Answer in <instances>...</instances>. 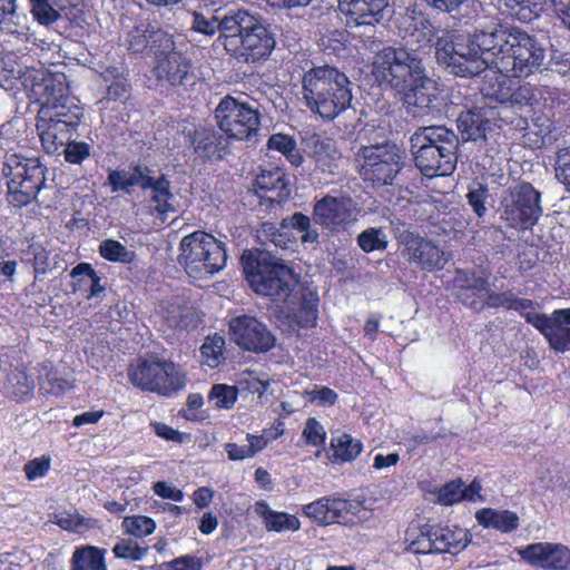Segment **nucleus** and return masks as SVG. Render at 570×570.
<instances>
[{
  "label": "nucleus",
  "instance_id": "nucleus-47",
  "mask_svg": "<svg viewBox=\"0 0 570 570\" xmlns=\"http://www.w3.org/2000/svg\"><path fill=\"white\" fill-rule=\"evenodd\" d=\"M387 244V235L382 228L368 227L357 236V245L365 253L384 250Z\"/></svg>",
  "mask_w": 570,
  "mask_h": 570
},
{
  "label": "nucleus",
  "instance_id": "nucleus-52",
  "mask_svg": "<svg viewBox=\"0 0 570 570\" xmlns=\"http://www.w3.org/2000/svg\"><path fill=\"white\" fill-rule=\"evenodd\" d=\"M112 552L117 558L138 561L145 558L148 552V548L141 547L130 539H120L114 546Z\"/></svg>",
  "mask_w": 570,
  "mask_h": 570
},
{
  "label": "nucleus",
  "instance_id": "nucleus-62",
  "mask_svg": "<svg viewBox=\"0 0 570 570\" xmlns=\"http://www.w3.org/2000/svg\"><path fill=\"white\" fill-rule=\"evenodd\" d=\"M466 197L475 214L481 217L487 210L484 202L488 197V188L482 184H476L469 190Z\"/></svg>",
  "mask_w": 570,
  "mask_h": 570
},
{
  "label": "nucleus",
  "instance_id": "nucleus-56",
  "mask_svg": "<svg viewBox=\"0 0 570 570\" xmlns=\"http://www.w3.org/2000/svg\"><path fill=\"white\" fill-rule=\"evenodd\" d=\"M552 129L553 122L548 116L540 115L532 119L531 130L538 137L537 144H551L554 140Z\"/></svg>",
  "mask_w": 570,
  "mask_h": 570
},
{
  "label": "nucleus",
  "instance_id": "nucleus-27",
  "mask_svg": "<svg viewBox=\"0 0 570 570\" xmlns=\"http://www.w3.org/2000/svg\"><path fill=\"white\" fill-rule=\"evenodd\" d=\"M481 489L476 481L468 487L461 480L451 481L439 490L438 502L443 505H452L463 500L476 502L482 500Z\"/></svg>",
  "mask_w": 570,
  "mask_h": 570
},
{
  "label": "nucleus",
  "instance_id": "nucleus-9",
  "mask_svg": "<svg viewBox=\"0 0 570 570\" xmlns=\"http://www.w3.org/2000/svg\"><path fill=\"white\" fill-rule=\"evenodd\" d=\"M3 174L8 178L11 202L18 206L29 204L45 185V167L37 158L9 155Z\"/></svg>",
  "mask_w": 570,
  "mask_h": 570
},
{
  "label": "nucleus",
  "instance_id": "nucleus-22",
  "mask_svg": "<svg viewBox=\"0 0 570 570\" xmlns=\"http://www.w3.org/2000/svg\"><path fill=\"white\" fill-rule=\"evenodd\" d=\"M416 168L426 177L448 176L456 166L458 150H435L430 147L411 148Z\"/></svg>",
  "mask_w": 570,
  "mask_h": 570
},
{
  "label": "nucleus",
  "instance_id": "nucleus-60",
  "mask_svg": "<svg viewBox=\"0 0 570 570\" xmlns=\"http://www.w3.org/2000/svg\"><path fill=\"white\" fill-rule=\"evenodd\" d=\"M71 382L66 377L59 376L57 372H49L41 382L43 391L56 395L63 393L71 389Z\"/></svg>",
  "mask_w": 570,
  "mask_h": 570
},
{
  "label": "nucleus",
  "instance_id": "nucleus-3",
  "mask_svg": "<svg viewBox=\"0 0 570 570\" xmlns=\"http://www.w3.org/2000/svg\"><path fill=\"white\" fill-rule=\"evenodd\" d=\"M493 37V29L475 31L466 42H459L455 31H445L438 37L435 56L439 63L445 66L451 73L459 77H474L487 71L495 75L494 57L495 47L482 43V38Z\"/></svg>",
  "mask_w": 570,
  "mask_h": 570
},
{
  "label": "nucleus",
  "instance_id": "nucleus-32",
  "mask_svg": "<svg viewBox=\"0 0 570 570\" xmlns=\"http://www.w3.org/2000/svg\"><path fill=\"white\" fill-rule=\"evenodd\" d=\"M146 189H150L149 209L153 213H158L163 220H165L168 213L175 212V197L169 191L168 180L163 177L158 179L150 177V183Z\"/></svg>",
  "mask_w": 570,
  "mask_h": 570
},
{
  "label": "nucleus",
  "instance_id": "nucleus-25",
  "mask_svg": "<svg viewBox=\"0 0 570 570\" xmlns=\"http://www.w3.org/2000/svg\"><path fill=\"white\" fill-rule=\"evenodd\" d=\"M411 148L430 147L435 150H458L459 138L456 134L442 125L420 127L411 136Z\"/></svg>",
  "mask_w": 570,
  "mask_h": 570
},
{
  "label": "nucleus",
  "instance_id": "nucleus-5",
  "mask_svg": "<svg viewBox=\"0 0 570 570\" xmlns=\"http://www.w3.org/2000/svg\"><path fill=\"white\" fill-rule=\"evenodd\" d=\"M225 50L244 63L266 59L275 47V39L265 21L245 10L233 12L224 23Z\"/></svg>",
  "mask_w": 570,
  "mask_h": 570
},
{
  "label": "nucleus",
  "instance_id": "nucleus-46",
  "mask_svg": "<svg viewBox=\"0 0 570 570\" xmlns=\"http://www.w3.org/2000/svg\"><path fill=\"white\" fill-rule=\"evenodd\" d=\"M235 383L237 384V390L257 393L259 397L266 392L268 386V380L265 373L249 370L238 373Z\"/></svg>",
  "mask_w": 570,
  "mask_h": 570
},
{
  "label": "nucleus",
  "instance_id": "nucleus-40",
  "mask_svg": "<svg viewBox=\"0 0 570 570\" xmlns=\"http://www.w3.org/2000/svg\"><path fill=\"white\" fill-rule=\"evenodd\" d=\"M163 317L168 326L175 330H188L195 325L191 308L181 305L178 299L165 307Z\"/></svg>",
  "mask_w": 570,
  "mask_h": 570
},
{
  "label": "nucleus",
  "instance_id": "nucleus-15",
  "mask_svg": "<svg viewBox=\"0 0 570 570\" xmlns=\"http://www.w3.org/2000/svg\"><path fill=\"white\" fill-rule=\"evenodd\" d=\"M360 174L374 186L389 185L401 170L402 153L395 145L366 146L362 149Z\"/></svg>",
  "mask_w": 570,
  "mask_h": 570
},
{
  "label": "nucleus",
  "instance_id": "nucleus-43",
  "mask_svg": "<svg viewBox=\"0 0 570 570\" xmlns=\"http://www.w3.org/2000/svg\"><path fill=\"white\" fill-rule=\"evenodd\" d=\"M224 348L225 340L223 336L217 334L208 336L200 347L203 364L209 368L218 367L225 360Z\"/></svg>",
  "mask_w": 570,
  "mask_h": 570
},
{
  "label": "nucleus",
  "instance_id": "nucleus-23",
  "mask_svg": "<svg viewBox=\"0 0 570 570\" xmlns=\"http://www.w3.org/2000/svg\"><path fill=\"white\" fill-rule=\"evenodd\" d=\"M404 244L407 261L423 269H441L448 262L444 252L431 240L411 234L405 236Z\"/></svg>",
  "mask_w": 570,
  "mask_h": 570
},
{
  "label": "nucleus",
  "instance_id": "nucleus-38",
  "mask_svg": "<svg viewBox=\"0 0 570 570\" xmlns=\"http://www.w3.org/2000/svg\"><path fill=\"white\" fill-rule=\"evenodd\" d=\"M331 448L333 462L340 464L354 461L363 450L361 441L346 433L333 436Z\"/></svg>",
  "mask_w": 570,
  "mask_h": 570
},
{
  "label": "nucleus",
  "instance_id": "nucleus-20",
  "mask_svg": "<svg viewBox=\"0 0 570 570\" xmlns=\"http://www.w3.org/2000/svg\"><path fill=\"white\" fill-rule=\"evenodd\" d=\"M350 200L342 197L325 196L317 200L313 207V217L316 224L331 232L344 228L353 220Z\"/></svg>",
  "mask_w": 570,
  "mask_h": 570
},
{
  "label": "nucleus",
  "instance_id": "nucleus-54",
  "mask_svg": "<svg viewBox=\"0 0 570 570\" xmlns=\"http://www.w3.org/2000/svg\"><path fill=\"white\" fill-rule=\"evenodd\" d=\"M304 397L318 406H332L336 403L338 395L327 386H317L304 391Z\"/></svg>",
  "mask_w": 570,
  "mask_h": 570
},
{
  "label": "nucleus",
  "instance_id": "nucleus-14",
  "mask_svg": "<svg viewBox=\"0 0 570 570\" xmlns=\"http://www.w3.org/2000/svg\"><path fill=\"white\" fill-rule=\"evenodd\" d=\"M501 206V217L514 228L532 227L542 214L540 193L528 183L511 187Z\"/></svg>",
  "mask_w": 570,
  "mask_h": 570
},
{
  "label": "nucleus",
  "instance_id": "nucleus-50",
  "mask_svg": "<svg viewBox=\"0 0 570 570\" xmlns=\"http://www.w3.org/2000/svg\"><path fill=\"white\" fill-rule=\"evenodd\" d=\"M509 309L520 313L525 321L535 328L541 325L543 318L547 316L538 312V304L535 302L528 298H520L515 295L513 296Z\"/></svg>",
  "mask_w": 570,
  "mask_h": 570
},
{
  "label": "nucleus",
  "instance_id": "nucleus-2",
  "mask_svg": "<svg viewBox=\"0 0 570 570\" xmlns=\"http://www.w3.org/2000/svg\"><path fill=\"white\" fill-rule=\"evenodd\" d=\"M482 40L483 45L495 47L494 69L502 77L525 78L540 71L544 65L546 49L521 29L497 26L493 37Z\"/></svg>",
  "mask_w": 570,
  "mask_h": 570
},
{
  "label": "nucleus",
  "instance_id": "nucleus-45",
  "mask_svg": "<svg viewBox=\"0 0 570 570\" xmlns=\"http://www.w3.org/2000/svg\"><path fill=\"white\" fill-rule=\"evenodd\" d=\"M100 255L110 262L131 264L136 259L134 250L128 249L120 242L115 239L102 240L99 245Z\"/></svg>",
  "mask_w": 570,
  "mask_h": 570
},
{
  "label": "nucleus",
  "instance_id": "nucleus-51",
  "mask_svg": "<svg viewBox=\"0 0 570 570\" xmlns=\"http://www.w3.org/2000/svg\"><path fill=\"white\" fill-rule=\"evenodd\" d=\"M161 31L150 24H140L134 28L128 35L127 43L128 49L134 52H140L147 46L151 49V32Z\"/></svg>",
  "mask_w": 570,
  "mask_h": 570
},
{
  "label": "nucleus",
  "instance_id": "nucleus-28",
  "mask_svg": "<svg viewBox=\"0 0 570 570\" xmlns=\"http://www.w3.org/2000/svg\"><path fill=\"white\" fill-rule=\"evenodd\" d=\"M255 512L263 519V523L267 531H298L301 528L299 520L286 512H279L271 509L265 501H258L254 507Z\"/></svg>",
  "mask_w": 570,
  "mask_h": 570
},
{
  "label": "nucleus",
  "instance_id": "nucleus-63",
  "mask_svg": "<svg viewBox=\"0 0 570 570\" xmlns=\"http://www.w3.org/2000/svg\"><path fill=\"white\" fill-rule=\"evenodd\" d=\"M508 9L513 10L520 19H530V13L541 2V0H499Z\"/></svg>",
  "mask_w": 570,
  "mask_h": 570
},
{
  "label": "nucleus",
  "instance_id": "nucleus-33",
  "mask_svg": "<svg viewBox=\"0 0 570 570\" xmlns=\"http://www.w3.org/2000/svg\"><path fill=\"white\" fill-rule=\"evenodd\" d=\"M149 183L150 176H148L147 169L140 167H136L132 171L111 170L108 175V184L112 193L122 190L129 194L134 186L146 189Z\"/></svg>",
  "mask_w": 570,
  "mask_h": 570
},
{
  "label": "nucleus",
  "instance_id": "nucleus-29",
  "mask_svg": "<svg viewBox=\"0 0 570 570\" xmlns=\"http://www.w3.org/2000/svg\"><path fill=\"white\" fill-rule=\"evenodd\" d=\"M553 313L547 315L537 328L548 341L549 346L558 353L570 351V326H567Z\"/></svg>",
  "mask_w": 570,
  "mask_h": 570
},
{
  "label": "nucleus",
  "instance_id": "nucleus-35",
  "mask_svg": "<svg viewBox=\"0 0 570 570\" xmlns=\"http://www.w3.org/2000/svg\"><path fill=\"white\" fill-rule=\"evenodd\" d=\"M70 563V570H107L105 550L92 546L77 548Z\"/></svg>",
  "mask_w": 570,
  "mask_h": 570
},
{
  "label": "nucleus",
  "instance_id": "nucleus-24",
  "mask_svg": "<svg viewBox=\"0 0 570 570\" xmlns=\"http://www.w3.org/2000/svg\"><path fill=\"white\" fill-rule=\"evenodd\" d=\"M31 94L41 105L40 115H48V109L55 111H65V100L68 89L63 82V77H53L51 75L42 77L40 81H35L31 86Z\"/></svg>",
  "mask_w": 570,
  "mask_h": 570
},
{
  "label": "nucleus",
  "instance_id": "nucleus-42",
  "mask_svg": "<svg viewBox=\"0 0 570 570\" xmlns=\"http://www.w3.org/2000/svg\"><path fill=\"white\" fill-rule=\"evenodd\" d=\"M282 229H297L302 232L301 242L316 246L320 234L317 229L311 228V218L302 213H295L291 217H286L281 223Z\"/></svg>",
  "mask_w": 570,
  "mask_h": 570
},
{
  "label": "nucleus",
  "instance_id": "nucleus-10",
  "mask_svg": "<svg viewBox=\"0 0 570 570\" xmlns=\"http://www.w3.org/2000/svg\"><path fill=\"white\" fill-rule=\"evenodd\" d=\"M219 129L229 138L247 140L255 136L261 125L258 99L253 102L227 96L215 109Z\"/></svg>",
  "mask_w": 570,
  "mask_h": 570
},
{
  "label": "nucleus",
  "instance_id": "nucleus-21",
  "mask_svg": "<svg viewBox=\"0 0 570 570\" xmlns=\"http://www.w3.org/2000/svg\"><path fill=\"white\" fill-rule=\"evenodd\" d=\"M514 294L512 292L493 293L489 289L485 278H473L471 283L460 292V299L469 307L480 311L484 307L510 308Z\"/></svg>",
  "mask_w": 570,
  "mask_h": 570
},
{
  "label": "nucleus",
  "instance_id": "nucleus-49",
  "mask_svg": "<svg viewBox=\"0 0 570 570\" xmlns=\"http://www.w3.org/2000/svg\"><path fill=\"white\" fill-rule=\"evenodd\" d=\"M122 528L135 538H144L155 531L156 522L146 515H130L122 520Z\"/></svg>",
  "mask_w": 570,
  "mask_h": 570
},
{
  "label": "nucleus",
  "instance_id": "nucleus-61",
  "mask_svg": "<svg viewBox=\"0 0 570 570\" xmlns=\"http://www.w3.org/2000/svg\"><path fill=\"white\" fill-rule=\"evenodd\" d=\"M50 469V458L41 456L29 461L23 471L28 480L32 481L45 476Z\"/></svg>",
  "mask_w": 570,
  "mask_h": 570
},
{
  "label": "nucleus",
  "instance_id": "nucleus-8",
  "mask_svg": "<svg viewBox=\"0 0 570 570\" xmlns=\"http://www.w3.org/2000/svg\"><path fill=\"white\" fill-rule=\"evenodd\" d=\"M151 37V52L156 63L154 72L158 81L173 87L185 86L195 80L190 61L177 51L170 35L166 31H154Z\"/></svg>",
  "mask_w": 570,
  "mask_h": 570
},
{
  "label": "nucleus",
  "instance_id": "nucleus-39",
  "mask_svg": "<svg viewBox=\"0 0 570 570\" xmlns=\"http://www.w3.org/2000/svg\"><path fill=\"white\" fill-rule=\"evenodd\" d=\"M287 186L286 176L283 169L278 167H272L269 169H263L255 179V187L262 191H272L277 196H283Z\"/></svg>",
  "mask_w": 570,
  "mask_h": 570
},
{
  "label": "nucleus",
  "instance_id": "nucleus-53",
  "mask_svg": "<svg viewBox=\"0 0 570 570\" xmlns=\"http://www.w3.org/2000/svg\"><path fill=\"white\" fill-rule=\"evenodd\" d=\"M12 394L20 401L27 400L33 392V380L24 372L17 371L9 377Z\"/></svg>",
  "mask_w": 570,
  "mask_h": 570
},
{
  "label": "nucleus",
  "instance_id": "nucleus-6",
  "mask_svg": "<svg viewBox=\"0 0 570 570\" xmlns=\"http://www.w3.org/2000/svg\"><path fill=\"white\" fill-rule=\"evenodd\" d=\"M243 269L250 287L275 302H294L298 278L293 269L268 252L247 250L242 255Z\"/></svg>",
  "mask_w": 570,
  "mask_h": 570
},
{
  "label": "nucleus",
  "instance_id": "nucleus-12",
  "mask_svg": "<svg viewBox=\"0 0 570 570\" xmlns=\"http://www.w3.org/2000/svg\"><path fill=\"white\" fill-rule=\"evenodd\" d=\"M468 542V533L463 529L425 527L406 532L405 549L415 554H455L463 550Z\"/></svg>",
  "mask_w": 570,
  "mask_h": 570
},
{
  "label": "nucleus",
  "instance_id": "nucleus-7",
  "mask_svg": "<svg viewBox=\"0 0 570 570\" xmlns=\"http://www.w3.org/2000/svg\"><path fill=\"white\" fill-rule=\"evenodd\" d=\"M227 254L223 242L205 232H194L180 242L179 264L195 279L212 276L226 266Z\"/></svg>",
  "mask_w": 570,
  "mask_h": 570
},
{
  "label": "nucleus",
  "instance_id": "nucleus-41",
  "mask_svg": "<svg viewBox=\"0 0 570 570\" xmlns=\"http://www.w3.org/2000/svg\"><path fill=\"white\" fill-rule=\"evenodd\" d=\"M434 36L435 28L433 24L425 17L419 16L412 19L406 36V43L415 46L416 49H422L431 42Z\"/></svg>",
  "mask_w": 570,
  "mask_h": 570
},
{
  "label": "nucleus",
  "instance_id": "nucleus-31",
  "mask_svg": "<svg viewBox=\"0 0 570 570\" xmlns=\"http://www.w3.org/2000/svg\"><path fill=\"white\" fill-rule=\"evenodd\" d=\"M479 524L488 529H495L503 533L514 531L519 527V517L509 510H495L491 508L479 510L475 513Z\"/></svg>",
  "mask_w": 570,
  "mask_h": 570
},
{
  "label": "nucleus",
  "instance_id": "nucleus-13",
  "mask_svg": "<svg viewBox=\"0 0 570 570\" xmlns=\"http://www.w3.org/2000/svg\"><path fill=\"white\" fill-rule=\"evenodd\" d=\"M303 514L318 524H356L368 519L371 511L362 502L336 497H323L302 509Z\"/></svg>",
  "mask_w": 570,
  "mask_h": 570
},
{
  "label": "nucleus",
  "instance_id": "nucleus-37",
  "mask_svg": "<svg viewBox=\"0 0 570 570\" xmlns=\"http://www.w3.org/2000/svg\"><path fill=\"white\" fill-rule=\"evenodd\" d=\"M195 153L206 159H218L222 157V137L212 129H199L193 138Z\"/></svg>",
  "mask_w": 570,
  "mask_h": 570
},
{
  "label": "nucleus",
  "instance_id": "nucleus-44",
  "mask_svg": "<svg viewBox=\"0 0 570 570\" xmlns=\"http://www.w3.org/2000/svg\"><path fill=\"white\" fill-rule=\"evenodd\" d=\"M267 146L272 150H277L286 156L293 166H299L303 163V157L296 147L295 140L283 134H275L268 139Z\"/></svg>",
  "mask_w": 570,
  "mask_h": 570
},
{
  "label": "nucleus",
  "instance_id": "nucleus-64",
  "mask_svg": "<svg viewBox=\"0 0 570 570\" xmlns=\"http://www.w3.org/2000/svg\"><path fill=\"white\" fill-rule=\"evenodd\" d=\"M556 164L558 179L564 185H570V146L559 150Z\"/></svg>",
  "mask_w": 570,
  "mask_h": 570
},
{
  "label": "nucleus",
  "instance_id": "nucleus-1",
  "mask_svg": "<svg viewBox=\"0 0 570 570\" xmlns=\"http://www.w3.org/2000/svg\"><path fill=\"white\" fill-rule=\"evenodd\" d=\"M404 48L382 49L373 61L375 77L403 96L409 107L432 111L442 104L440 83L428 77L422 60Z\"/></svg>",
  "mask_w": 570,
  "mask_h": 570
},
{
  "label": "nucleus",
  "instance_id": "nucleus-17",
  "mask_svg": "<svg viewBox=\"0 0 570 570\" xmlns=\"http://www.w3.org/2000/svg\"><path fill=\"white\" fill-rule=\"evenodd\" d=\"M515 551L522 560L534 568L546 570L570 569V548L562 543L537 542Z\"/></svg>",
  "mask_w": 570,
  "mask_h": 570
},
{
  "label": "nucleus",
  "instance_id": "nucleus-34",
  "mask_svg": "<svg viewBox=\"0 0 570 570\" xmlns=\"http://www.w3.org/2000/svg\"><path fill=\"white\" fill-rule=\"evenodd\" d=\"M488 124L480 109L464 111L458 118V128L465 140L484 139Z\"/></svg>",
  "mask_w": 570,
  "mask_h": 570
},
{
  "label": "nucleus",
  "instance_id": "nucleus-55",
  "mask_svg": "<svg viewBox=\"0 0 570 570\" xmlns=\"http://www.w3.org/2000/svg\"><path fill=\"white\" fill-rule=\"evenodd\" d=\"M31 6L35 19L41 24L49 26L59 18L58 11L51 7L48 0H31Z\"/></svg>",
  "mask_w": 570,
  "mask_h": 570
},
{
  "label": "nucleus",
  "instance_id": "nucleus-30",
  "mask_svg": "<svg viewBox=\"0 0 570 570\" xmlns=\"http://www.w3.org/2000/svg\"><path fill=\"white\" fill-rule=\"evenodd\" d=\"M232 13L220 14L218 11L209 9L198 10L193 13L191 28L206 36H213L219 32L218 41L225 48L224 23L229 19Z\"/></svg>",
  "mask_w": 570,
  "mask_h": 570
},
{
  "label": "nucleus",
  "instance_id": "nucleus-11",
  "mask_svg": "<svg viewBox=\"0 0 570 570\" xmlns=\"http://www.w3.org/2000/svg\"><path fill=\"white\" fill-rule=\"evenodd\" d=\"M129 381L138 389L169 395L185 385L184 375L169 361H141L128 368Z\"/></svg>",
  "mask_w": 570,
  "mask_h": 570
},
{
  "label": "nucleus",
  "instance_id": "nucleus-58",
  "mask_svg": "<svg viewBox=\"0 0 570 570\" xmlns=\"http://www.w3.org/2000/svg\"><path fill=\"white\" fill-rule=\"evenodd\" d=\"M66 161L70 164H81L90 155V146L83 141L68 140L63 146Z\"/></svg>",
  "mask_w": 570,
  "mask_h": 570
},
{
  "label": "nucleus",
  "instance_id": "nucleus-36",
  "mask_svg": "<svg viewBox=\"0 0 570 570\" xmlns=\"http://www.w3.org/2000/svg\"><path fill=\"white\" fill-rule=\"evenodd\" d=\"M309 155L314 158L322 170H331L332 164L340 158L335 142L330 138L313 136L307 141Z\"/></svg>",
  "mask_w": 570,
  "mask_h": 570
},
{
  "label": "nucleus",
  "instance_id": "nucleus-26",
  "mask_svg": "<svg viewBox=\"0 0 570 570\" xmlns=\"http://www.w3.org/2000/svg\"><path fill=\"white\" fill-rule=\"evenodd\" d=\"M296 297H292L294 302H284L288 312V316L293 317L301 326H313L317 318V298L311 292H305L298 285L295 289Z\"/></svg>",
  "mask_w": 570,
  "mask_h": 570
},
{
  "label": "nucleus",
  "instance_id": "nucleus-16",
  "mask_svg": "<svg viewBox=\"0 0 570 570\" xmlns=\"http://www.w3.org/2000/svg\"><path fill=\"white\" fill-rule=\"evenodd\" d=\"M233 341L244 350L263 353L275 344L274 335L256 317L240 315L229 321Z\"/></svg>",
  "mask_w": 570,
  "mask_h": 570
},
{
  "label": "nucleus",
  "instance_id": "nucleus-4",
  "mask_svg": "<svg viewBox=\"0 0 570 570\" xmlns=\"http://www.w3.org/2000/svg\"><path fill=\"white\" fill-rule=\"evenodd\" d=\"M302 95L313 114L333 120L351 105V82L344 72L325 65L305 72Z\"/></svg>",
  "mask_w": 570,
  "mask_h": 570
},
{
  "label": "nucleus",
  "instance_id": "nucleus-19",
  "mask_svg": "<svg viewBox=\"0 0 570 570\" xmlns=\"http://www.w3.org/2000/svg\"><path fill=\"white\" fill-rule=\"evenodd\" d=\"M386 6L387 0H338V8L346 17V26L351 30L364 27L365 35L373 32L374 24ZM351 32L360 36L356 31Z\"/></svg>",
  "mask_w": 570,
  "mask_h": 570
},
{
  "label": "nucleus",
  "instance_id": "nucleus-57",
  "mask_svg": "<svg viewBox=\"0 0 570 570\" xmlns=\"http://www.w3.org/2000/svg\"><path fill=\"white\" fill-rule=\"evenodd\" d=\"M541 91L529 83L520 86L512 95L511 102L521 107H533L538 104Z\"/></svg>",
  "mask_w": 570,
  "mask_h": 570
},
{
  "label": "nucleus",
  "instance_id": "nucleus-48",
  "mask_svg": "<svg viewBox=\"0 0 570 570\" xmlns=\"http://www.w3.org/2000/svg\"><path fill=\"white\" fill-rule=\"evenodd\" d=\"M237 386L227 384H215L212 386L208 401L216 409L229 410L237 401Z\"/></svg>",
  "mask_w": 570,
  "mask_h": 570
},
{
  "label": "nucleus",
  "instance_id": "nucleus-18",
  "mask_svg": "<svg viewBox=\"0 0 570 570\" xmlns=\"http://www.w3.org/2000/svg\"><path fill=\"white\" fill-rule=\"evenodd\" d=\"M78 115L68 116L66 111H55L52 115H40L37 130L42 147L48 154H56L70 139L71 128L77 124Z\"/></svg>",
  "mask_w": 570,
  "mask_h": 570
},
{
  "label": "nucleus",
  "instance_id": "nucleus-59",
  "mask_svg": "<svg viewBox=\"0 0 570 570\" xmlns=\"http://www.w3.org/2000/svg\"><path fill=\"white\" fill-rule=\"evenodd\" d=\"M326 432L323 425L315 419L309 417L303 430V438L306 443L313 446L322 445L325 441Z\"/></svg>",
  "mask_w": 570,
  "mask_h": 570
}]
</instances>
